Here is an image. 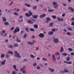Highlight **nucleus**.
<instances>
[{"label":"nucleus","instance_id":"27","mask_svg":"<svg viewBox=\"0 0 74 74\" xmlns=\"http://www.w3.org/2000/svg\"><path fill=\"white\" fill-rule=\"evenodd\" d=\"M8 53H10V54H13V52L11 51H9Z\"/></svg>","mask_w":74,"mask_h":74},{"label":"nucleus","instance_id":"31","mask_svg":"<svg viewBox=\"0 0 74 74\" xmlns=\"http://www.w3.org/2000/svg\"><path fill=\"white\" fill-rule=\"evenodd\" d=\"M53 23H50V25H49V27H50V26H53Z\"/></svg>","mask_w":74,"mask_h":74},{"label":"nucleus","instance_id":"44","mask_svg":"<svg viewBox=\"0 0 74 74\" xmlns=\"http://www.w3.org/2000/svg\"><path fill=\"white\" fill-rule=\"evenodd\" d=\"M56 55H60V53H59V52H57L55 54Z\"/></svg>","mask_w":74,"mask_h":74},{"label":"nucleus","instance_id":"8","mask_svg":"<svg viewBox=\"0 0 74 74\" xmlns=\"http://www.w3.org/2000/svg\"><path fill=\"white\" fill-rule=\"evenodd\" d=\"M6 62V60H4L1 63V64L2 65H4V64H5V62Z\"/></svg>","mask_w":74,"mask_h":74},{"label":"nucleus","instance_id":"42","mask_svg":"<svg viewBox=\"0 0 74 74\" xmlns=\"http://www.w3.org/2000/svg\"><path fill=\"white\" fill-rule=\"evenodd\" d=\"M27 37V34L26 33H25L24 34V36L23 37L24 38H25L26 37Z\"/></svg>","mask_w":74,"mask_h":74},{"label":"nucleus","instance_id":"51","mask_svg":"<svg viewBox=\"0 0 74 74\" xmlns=\"http://www.w3.org/2000/svg\"><path fill=\"white\" fill-rule=\"evenodd\" d=\"M14 14L15 15H17V16H18V13H17L16 12H15L14 13Z\"/></svg>","mask_w":74,"mask_h":74},{"label":"nucleus","instance_id":"2","mask_svg":"<svg viewBox=\"0 0 74 74\" xmlns=\"http://www.w3.org/2000/svg\"><path fill=\"white\" fill-rule=\"evenodd\" d=\"M20 31V29L19 27H17L15 29H14V32L13 33L14 34H15V33H16L17 32H19Z\"/></svg>","mask_w":74,"mask_h":74},{"label":"nucleus","instance_id":"64","mask_svg":"<svg viewBox=\"0 0 74 74\" xmlns=\"http://www.w3.org/2000/svg\"><path fill=\"white\" fill-rule=\"evenodd\" d=\"M72 21H74V17H73V18H72Z\"/></svg>","mask_w":74,"mask_h":74},{"label":"nucleus","instance_id":"4","mask_svg":"<svg viewBox=\"0 0 74 74\" xmlns=\"http://www.w3.org/2000/svg\"><path fill=\"white\" fill-rule=\"evenodd\" d=\"M29 12L30 14H29L28 13H26L25 14V15H26V16H30L32 15V13L30 11H29Z\"/></svg>","mask_w":74,"mask_h":74},{"label":"nucleus","instance_id":"34","mask_svg":"<svg viewBox=\"0 0 74 74\" xmlns=\"http://www.w3.org/2000/svg\"><path fill=\"white\" fill-rule=\"evenodd\" d=\"M30 56L32 58H35V56H34L33 54H31Z\"/></svg>","mask_w":74,"mask_h":74},{"label":"nucleus","instance_id":"19","mask_svg":"<svg viewBox=\"0 0 74 74\" xmlns=\"http://www.w3.org/2000/svg\"><path fill=\"white\" fill-rule=\"evenodd\" d=\"M38 25L37 24H34V27L35 28V29H38Z\"/></svg>","mask_w":74,"mask_h":74},{"label":"nucleus","instance_id":"20","mask_svg":"<svg viewBox=\"0 0 74 74\" xmlns=\"http://www.w3.org/2000/svg\"><path fill=\"white\" fill-rule=\"evenodd\" d=\"M2 19L3 20V22H6V21H7V19L5 17H3Z\"/></svg>","mask_w":74,"mask_h":74},{"label":"nucleus","instance_id":"61","mask_svg":"<svg viewBox=\"0 0 74 74\" xmlns=\"http://www.w3.org/2000/svg\"><path fill=\"white\" fill-rule=\"evenodd\" d=\"M2 32L3 33H5V30H3Z\"/></svg>","mask_w":74,"mask_h":74},{"label":"nucleus","instance_id":"9","mask_svg":"<svg viewBox=\"0 0 74 74\" xmlns=\"http://www.w3.org/2000/svg\"><path fill=\"white\" fill-rule=\"evenodd\" d=\"M16 66L15 65H14L13 66V67L14 69V70H15L16 71H18V70L17 69H16Z\"/></svg>","mask_w":74,"mask_h":74},{"label":"nucleus","instance_id":"37","mask_svg":"<svg viewBox=\"0 0 74 74\" xmlns=\"http://www.w3.org/2000/svg\"><path fill=\"white\" fill-rule=\"evenodd\" d=\"M14 29H15L14 27H12L10 29V30H13Z\"/></svg>","mask_w":74,"mask_h":74},{"label":"nucleus","instance_id":"63","mask_svg":"<svg viewBox=\"0 0 74 74\" xmlns=\"http://www.w3.org/2000/svg\"><path fill=\"white\" fill-rule=\"evenodd\" d=\"M71 55H74V53H71Z\"/></svg>","mask_w":74,"mask_h":74},{"label":"nucleus","instance_id":"26","mask_svg":"<svg viewBox=\"0 0 74 74\" xmlns=\"http://www.w3.org/2000/svg\"><path fill=\"white\" fill-rule=\"evenodd\" d=\"M8 46L9 48H14L13 46L10 45H9Z\"/></svg>","mask_w":74,"mask_h":74},{"label":"nucleus","instance_id":"38","mask_svg":"<svg viewBox=\"0 0 74 74\" xmlns=\"http://www.w3.org/2000/svg\"><path fill=\"white\" fill-rule=\"evenodd\" d=\"M70 60V58L69 57H68L66 58V60L67 61H69Z\"/></svg>","mask_w":74,"mask_h":74},{"label":"nucleus","instance_id":"15","mask_svg":"<svg viewBox=\"0 0 74 74\" xmlns=\"http://www.w3.org/2000/svg\"><path fill=\"white\" fill-rule=\"evenodd\" d=\"M49 35H52L53 34V32L52 31H50L48 33Z\"/></svg>","mask_w":74,"mask_h":74},{"label":"nucleus","instance_id":"59","mask_svg":"<svg viewBox=\"0 0 74 74\" xmlns=\"http://www.w3.org/2000/svg\"><path fill=\"white\" fill-rule=\"evenodd\" d=\"M6 56L7 58H8L10 56V55H9L8 54H7L6 55Z\"/></svg>","mask_w":74,"mask_h":74},{"label":"nucleus","instance_id":"16","mask_svg":"<svg viewBox=\"0 0 74 74\" xmlns=\"http://www.w3.org/2000/svg\"><path fill=\"white\" fill-rule=\"evenodd\" d=\"M26 69V66H24L22 69H20L21 71H23V70H24L25 69Z\"/></svg>","mask_w":74,"mask_h":74},{"label":"nucleus","instance_id":"36","mask_svg":"<svg viewBox=\"0 0 74 74\" xmlns=\"http://www.w3.org/2000/svg\"><path fill=\"white\" fill-rule=\"evenodd\" d=\"M5 56V54H1V58H4Z\"/></svg>","mask_w":74,"mask_h":74},{"label":"nucleus","instance_id":"40","mask_svg":"<svg viewBox=\"0 0 74 74\" xmlns=\"http://www.w3.org/2000/svg\"><path fill=\"white\" fill-rule=\"evenodd\" d=\"M37 69H38V70H40V69H41V68L40 67V66L38 65L37 66Z\"/></svg>","mask_w":74,"mask_h":74},{"label":"nucleus","instance_id":"1","mask_svg":"<svg viewBox=\"0 0 74 74\" xmlns=\"http://www.w3.org/2000/svg\"><path fill=\"white\" fill-rule=\"evenodd\" d=\"M14 56H16V57H17V58H21V55H20V54L18 53V51H14Z\"/></svg>","mask_w":74,"mask_h":74},{"label":"nucleus","instance_id":"14","mask_svg":"<svg viewBox=\"0 0 74 74\" xmlns=\"http://www.w3.org/2000/svg\"><path fill=\"white\" fill-rule=\"evenodd\" d=\"M24 5L27 7H30V5L27 4V3H25L24 4Z\"/></svg>","mask_w":74,"mask_h":74},{"label":"nucleus","instance_id":"29","mask_svg":"<svg viewBox=\"0 0 74 74\" xmlns=\"http://www.w3.org/2000/svg\"><path fill=\"white\" fill-rule=\"evenodd\" d=\"M62 55H63V56H67V54L66 53H62Z\"/></svg>","mask_w":74,"mask_h":74},{"label":"nucleus","instance_id":"17","mask_svg":"<svg viewBox=\"0 0 74 74\" xmlns=\"http://www.w3.org/2000/svg\"><path fill=\"white\" fill-rule=\"evenodd\" d=\"M38 15H33L32 16L33 18H34L35 19H37V18L38 17Z\"/></svg>","mask_w":74,"mask_h":74},{"label":"nucleus","instance_id":"13","mask_svg":"<svg viewBox=\"0 0 74 74\" xmlns=\"http://www.w3.org/2000/svg\"><path fill=\"white\" fill-rule=\"evenodd\" d=\"M48 69H49L51 71V73H53V72L55 71V69H51V68L49 67L48 68Z\"/></svg>","mask_w":74,"mask_h":74},{"label":"nucleus","instance_id":"32","mask_svg":"<svg viewBox=\"0 0 74 74\" xmlns=\"http://www.w3.org/2000/svg\"><path fill=\"white\" fill-rule=\"evenodd\" d=\"M14 47H18V44L17 43L14 44Z\"/></svg>","mask_w":74,"mask_h":74},{"label":"nucleus","instance_id":"11","mask_svg":"<svg viewBox=\"0 0 74 74\" xmlns=\"http://www.w3.org/2000/svg\"><path fill=\"white\" fill-rule=\"evenodd\" d=\"M54 42L55 43H58L59 42V39H55L54 40Z\"/></svg>","mask_w":74,"mask_h":74},{"label":"nucleus","instance_id":"25","mask_svg":"<svg viewBox=\"0 0 74 74\" xmlns=\"http://www.w3.org/2000/svg\"><path fill=\"white\" fill-rule=\"evenodd\" d=\"M28 23H33V22L32 21V20H29L27 21Z\"/></svg>","mask_w":74,"mask_h":74},{"label":"nucleus","instance_id":"62","mask_svg":"<svg viewBox=\"0 0 74 74\" xmlns=\"http://www.w3.org/2000/svg\"><path fill=\"white\" fill-rule=\"evenodd\" d=\"M64 6H66L67 5L66 3H63L62 4Z\"/></svg>","mask_w":74,"mask_h":74},{"label":"nucleus","instance_id":"47","mask_svg":"<svg viewBox=\"0 0 74 74\" xmlns=\"http://www.w3.org/2000/svg\"><path fill=\"white\" fill-rule=\"evenodd\" d=\"M73 63V62H68V64H71Z\"/></svg>","mask_w":74,"mask_h":74},{"label":"nucleus","instance_id":"12","mask_svg":"<svg viewBox=\"0 0 74 74\" xmlns=\"http://www.w3.org/2000/svg\"><path fill=\"white\" fill-rule=\"evenodd\" d=\"M57 19L59 21H64V19L63 18H60L58 17H57Z\"/></svg>","mask_w":74,"mask_h":74},{"label":"nucleus","instance_id":"50","mask_svg":"<svg viewBox=\"0 0 74 74\" xmlns=\"http://www.w3.org/2000/svg\"><path fill=\"white\" fill-rule=\"evenodd\" d=\"M68 30H70V31H71V30H72V29H71V28L70 27H68Z\"/></svg>","mask_w":74,"mask_h":74},{"label":"nucleus","instance_id":"21","mask_svg":"<svg viewBox=\"0 0 74 74\" xmlns=\"http://www.w3.org/2000/svg\"><path fill=\"white\" fill-rule=\"evenodd\" d=\"M63 51H64V49H63V47H61L60 52H63Z\"/></svg>","mask_w":74,"mask_h":74},{"label":"nucleus","instance_id":"6","mask_svg":"<svg viewBox=\"0 0 74 74\" xmlns=\"http://www.w3.org/2000/svg\"><path fill=\"white\" fill-rule=\"evenodd\" d=\"M46 16V15L45 14H42L40 15V18H43Z\"/></svg>","mask_w":74,"mask_h":74},{"label":"nucleus","instance_id":"53","mask_svg":"<svg viewBox=\"0 0 74 74\" xmlns=\"http://www.w3.org/2000/svg\"><path fill=\"white\" fill-rule=\"evenodd\" d=\"M36 65H37V63H34L33 64V66H35Z\"/></svg>","mask_w":74,"mask_h":74},{"label":"nucleus","instance_id":"7","mask_svg":"<svg viewBox=\"0 0 74 74\" xmlns=\"http://www.w3.org/2000/svg\"><path fill=\"white\" fill-rule=\"evenodd\" d=\"M68 9L69 10H70L71 12H74V9L72 7H69Z\"/></svg>","mask_w":74,"mask_h":74},{"label":"nucleus","instance_id":"39","mask_svg":"<svg viewBox=\"0 0 74 74\" xmlns=\"http://www.w3.org/2000/svg\"><path fill=\"white\" fill-rule=\"evenodd\" d=\"M27 43L29 45H33V43H32L31 42H28Z\"/></svg>","mask_w":74,"mask_h":74},{"label":"nucleus","instance_id":"10","mask_svg":"<svg viewBox=\"0 0 74 74\" xmlns=\"http://www.w3.org/2000/svg\"><path fill=\"white\" fill-rule=\"evenodd\" d=\"M46 18L47 20L45 21L46 23H48V22H49V21H50L51 20V18L49 17H47Z\"/></svg>","mask_w":74,"mask_h":74},{"label":"nucleus","instance_id":"41","mask_svg":"<svg viewBox=\"0 0 74 74\" xmlns=\"http://www.w3.org/2000/svg\"><path fill=\"white\" fill-rule=\"evenodd\" d=\"M68 49L69 51H73V49H72L71 48H69Z\"/></svg>","mask_w":74,"mask_h":74},{"label":"nucleus","instance_id":"45","mask_svg":"<svg viewBox=\"0 0 74 74\" xmlns=\"http://www.w3.org/2000/svg\"><path fill=\"white\" fill-rule=\"evenodd\" d=\"M48 11L49 12H52L53 11H54V10L53 9L48 10Z\"/></svg>","mask_w":74,"mask_h":74},{"label":"nucleus","instance_id":"22","mask_svg":"<svg viewBox=\"0 0 74 74\" xmlns=\"http://www.w3.org/2000/svg\"><path fill=\"white\" fill-rule=\"evenodd\" d=\"M16 41L17 42H21V40H19L18 37H17Z\"/></svg>","mask_w":74,"mask_h":74},{"label":"nucleus","instance_id":"46","mask_svg":"<svg viewBox=\"0 0 74 74\" xmlns=\"http://www.w3.org/2000/svg\"><path fill=\"white\" fill-rule=\"evenodd\" d=\"M64 72H65V73H69V71L65 69H64Z\"/></svg>","mask_w":74,"mask_h":74},{"label":"nucleus","instance_id":"43","mask_svg":"<svg viewBox=\"0 0 74 74\" xmlns=\"http://www.w3.org/2000/svg\"><path fill=\"white\" fill-rule=\"evenodd\" d=\"M22 73H23V74H25V73H27V72L25 70H24V71H22Z\"/></svg>","mask_w":74,"mask_h":74},{"label":"nucleus","instance_id":"55","mask_svg":"<svg viewBox=\"0 0 74 74\" xmlns=\"http://www.w3.org/2000/svg\"><path fill=\"white\" fill-rule=\"evenodd\" d=\"M65 15H66V14L64 13L62 14V17H64V16H65Z\"/></svg>","mask_w":74,"mask_h":74},{"label":"nucleus","instance_id":"5","mask_svg":"<svg viewBox=\"0 0 74 74\" xmlns=\"http://www.w3.org/2000/svg\"><path fill=\"white\" fill-rule=\"evenodd\" d=\"M38 37H40L41 38H43L44 37V34L42 33H40L38 35Z\"/></svg>","mask_w":74,"mask_h":74},{"label":"nucleus","instance_id":"3","mask_svg":"<svg viewBox=\"0 0 74 74\" xmlns=\"http://www.w3.org/2000/svg\"><path fill=\"white\" fill-rule=\"evenodd\" d=\"M55 55L53 54L52 56V58L53 59V62H54L55 63H57V61H56V57H55Z\"/></svg>","mask_w":74,"mask_h":74},{"label":"nucleus","instance_id":"48","mask_svg":"<svg viewBox=\"0 0 74 74\" xmlns=\"http://www.w3.org/2000/svg\"><path fill=\"white\" fill-rule=\"evenodd\" d=\"M36 50V51H38L39 49V47H36L35 49Z\"/></svg>","mask_w":74,"mask_h":74},{"label":"nucleus","instance_id":"23","mask_svg":"<svg viewBox=\"0 0 74 74\" xmlns=\"http://www.w3.org/2000/svg\"><path fill=\"white\" fill-rule=\"evenodd\" d=\"M51 16L52 17L53 19H56V16L55 15H52Z\"/></svg>","mask_w":74,"mask_h":74},{"label":"nucleus","instance_id":"18","mask_svg":"<svg viewBox=\"0 0 74 74\" xmlns=\"http://www.w3.org/2000/svg\"><path fill=\"white\" fill-rule=\"evenodd\" d=\"M37 7L36 5L33 6V7H32V8L34 10H35L37 9Z\"/></svg>","mask_w":74,"mask_h":74},{"label":"nucleus","instance_id":"30","mask_svg":"<svg viewBox=\"0 0 74 74\" xmlns=\"http://www.w3.org/2000/svg\"><path fill=\"white\" fill-rule=\"evenodd\" d=\"M30 30L31 32H34L35 29L33 28H32L30 29Z\"/></svg>","mask_w":74,"mask_h":74},{"label":"nucleus","instance_id":"54","mask_svg":"<svg viewBox=\"0 0 74 74\" xmlns=\"http://www.w3.org/2000/svg\"><path fill=\"white\" fill-rule=\"evenodd\" d=\"M52 32H55V31H56V29L55 28H53L52 30Z\"/></svg>","mask_w":74,"mask_h":74},{"label":"nucleus","instance_id":"57","mask_svg":"<svg viewBox=\"0 0 74 74\" xmlns=\"http://www.w3.org/2000/svg\"><path fill=\"white\" fill-rule=\"evenodd\" d=\"M23 20L22 19L21 20H18V22H23Z\"/></svg>","mask_w":74,"mask_h":74},{"label":"nucleus","instance_id":"33","mask_svg":"<svg viewBox=\"0 0 74 74\" xmlns=\"http://www.w3.org/2000/svg\"><path fill=\"white\" fill-rule=\"evenodd\" d=\"M58 6H59V5H56V6H55L54 7V8H56L57 9H58Z\"/></svg>","mask_w":74,"mask_h":74},{"label":"nucleus","instance_id":"49","mask_svg":"<svg viewBox=\"0 0 74 74\" xmlns=\"http://www.w3.org/2000/svg\"><path fill=\"white\" fill-rule=\"evenodd\" d=\"M25 29L26 32H29V28L28 27L25 28Z\"/></svg>","mask_w":74,"mask_h":74},{"label":"nucleus","instance_id":"58","mask_svg":"<svg viewBox=\"0 0 74 74\" xmlns=\"http://www.w3.org/2000/svg\"><path fill=\"white\" fill-rule=\"evenodd\" d=\"M67 35H69V36H70L71 35V34L69 32L67 33Z\"/></svg>","mask_w":74,"mask_h":74},{"label":"nucleus","instance_id":"28","mask_svg":"<svg viewBox=\"0 0 74 74\" xmlns=\"http://www.w3.org/2000/svg\"><path fill=\"white\" fill-rule=\"evenodd\" d=\"M4 24L5 25H9V23L7 22H5L4 23Z\"/></svg>","mask_w":74,"mask_h":74},{"label":"nucleus","instance_id":"52","mask_svg":"<svg viewBox=\"0 0 74 74\" xmlns=\"http://www.w3.org/2000/svg\"><path fill=\"white\" fill-rule=\"evenodd\" d=\"M16 72L15 71H13L12 73V74H16Z\"/></svg>","mask_w":74,"mask_h":74},{"label":"nucleus","instance_id":"35","mask_svg":"<svg viewBox=\"0 0 74 74\" xmlns=\"http://www.w3.org/2000/svg\"><path fill=\"white\" fill-rule=\"evenodd\" d=\"M42 59L43 60H44V61H47V59L45 58H42Z\"/></svg>","mask_w":74,"mask_h":74},{"label":"nucleus","instance_id":"24","mask_svg":"<svg viewBox=\"0 0 74 74\" xmlns=\"http://www.w3.org/2000/svg\"><path fill=\"white\" fill-rule=\"evenodd\" d=\"M53 5H57V3L55 1L53 2Z\"/></svg>","mask_w":74,"mask_h":74},{"label":"nucleus","instance_id":"56","mask_svg":"<svg viewBox=\"0 0 74 74\" xmlns=\"http://www.w3.org/2000/svg\"><path fill=\"white\" fill-rule=\"evenodd\" d=\"M71 25L72 26H74V21L72 22Z\"/></svg>","mask_w":74,"mask_h":74},{"label":"nucleus","instance_id":"60","mask_svg":"<svg viewBox=\"0 0 74 74\" xmlns=\"http://www.w3.org/2000/svg\"><path fill=\"white\" fill-rule=\"evenodd\" d=\"M13 3V2L12 1L11 2V3L9 5H11Z\"/></svg>","mask_w":74,"mask_h":74}]
</instances>
